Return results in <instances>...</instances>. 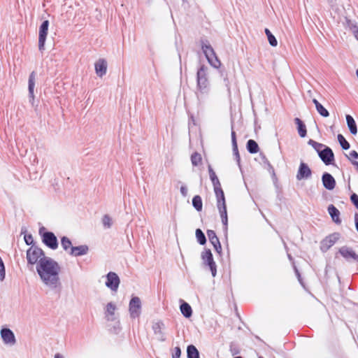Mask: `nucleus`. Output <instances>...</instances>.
<instances>
[{"instance_id":"obj_1","label":"nucleus","mask_w":358,"mask_h":358,"mask_svg":"<svg viewBox=\"0 0 358 358\" xmlns=\"http://www.w3.org/2000/svg\"><path fill=\"white\" fill-rule=\"evenodd\" d=\"M36 265V271L43 283L52 290L60 289L59 278L61 268L59 264L50 257L43 258Z\"/></svg>"},{"instance_id":"obj_2","label":"nucleus","mask_w":358,"mask_h":358,"mask_svg":"<svg viewBox=\"0 0 358 358\" xmlns=\"http://www.w3.org/2000/svg\"><path fill=\"white\" fill-rule=\"evenodd\" d=\"M207 71L208 67L202 65L198 69L196 73L197 90L199 91L196 92V97L199 103L203 99V94H207L209 91Z\"/></svg>"},{"instance_id":"obj_3","label":"nucleus","mask_w":358,"mask_h":358,"mask_svg":"<svg viewBox=\"0 0 358 358\" xmlns=\"http://www.w3.org/2000/svg\"><path fill=\"white\" fill-rule=\"evenodd\" d=\"M45 256L43 250L36 245H32L27 251V260L28 264L34 265L38 264L41 259L48 258Z\"/></svg>"},{"instance_id":"obj_4","label":"nucleus","mask_w":358,"mask_h":358,"mask_svg":"<svg viewBox=\"0 0 358 358\" xmlns=\"http://www.w3.org/2000/svg\"><path fill=\"white\" fill-rule=\"evenodd\" d=\"M129 312L132 319L137 318L141 313V301L139 297L134 296L129 304Z\"/></svg>"},{"instance_id":"obj_5","label":"nucleus","mask_w":358,"mask_h":358,"mask_svg":"<svg viewBox=\"0 0 358 358\" xmlns=\"http://www.w3.org/2000/svg\"><path fill=\"white\" fill-rule=\"evenodd\" d=\"M49 27V21L45 20L42 22L39 27L38 31V49L40 51H43L45 49V43L48 35Z\"/></svg>"},{"instance_id":"obj_6","label":"nucleus","mask_w":358,"mask_h":358,"mask_svg":"<svg viewBox=\"0 0 358 358\" xmlns=\"http://www.w3.org/2000/svg\"><path fill=\"white\" fill-rule=\"evenodd\" d=\"M339 254L348 262H358V255L355 250L348 246L344 245L340 248Z\"/></svg>"},{"instance_id":"obj_7","label":"nucleus","mask_w":358,"mask_h":358,"mask_svg":"<svg viewBox=\"0 0 358 358\" xmlns=\"http://www.w3.org/2000/svg\"><path fill=\"white\" fill-rule=\"evenodd\" d=\"M201 258L204 264L209 266L212 275L215 277L216 275V264L213 260L210 250L206 249L201 254Z\"/></svg>"},{"instance_id":"obj_8","label":"nucleus","mask_w":358,"mask_h":358,"mask_svg":"<svg viewBox=\"0 0 358 358\" xmlns=\"http://www.w3.org/2000/svg\"><path fill=\"white\" fill-rule=\"evenodd\" d=\"M1 338L5 345L13 346L16 343L14 333L8 328H2L0 331Z\"/></svg>"},{"instance_id":"obj_9","label":"nucleus","mask_w":358,"mask_h":358,"mask_svg":"<svg viewBox=\"0 0 358 358\" xmlns=\"http://www.w3.org/2000/svg\"><path fill=\"white\" fill-rule=\"evenodd\" d=\"M42 241L46 246L52 250H56L58 248L57 238L52 232H45L42 236Z\"/></svg>"},{"instance_id":"obj_10","label":"nucleus","mask_w":358,"mask_h":358,"mask_svg":"<svg viewBox=\"0 0 358 358\" xmlns=\"http://www.w3.org/2000/svg\"><path fill=\"white\" fill-rule=\"evenodd\" d=\"M106 286L112 291L116 292L120 282L118 275L114 272H109L106 275Z\"/></svg>"},{"instance_id":"obj_11","label":"nucleus","mask_w":358,"mask_h":358,"mask_svg":"<svg viewBox=\"0 0 358 358\" xmlns=\"http://www.w3.org/2000/svg\"><path fill=\"white\" fill-rule=\"evenodd\" d=\"M319 157L325 165L332 164L334 161V154L332 150L326 145L322 151L319 152Z\"/></svg>"},{"instance_id":"obj_12","label":"nucleus","mask_w":358,"mask_h":358,"mask_svg":"<svg viewBox=\"0 0 358 358\" xmlns=\"http://www.w3.org/2000/svg\"><path fill=\"white\" fill-rule=\"evenodd\" d=\"M312 171L310 167L304 162H301L296 178L298 180H307L311 177Z\"/></svg>"},{"instance_id":"obj_13","label":"nucleus","mask_w":358,"mask_h":358,"mask_svg":"<svg viewBox=\"0 0 358 358\" xmlns=\"http://www.w3.org/2000/svg\"><path fill=\"white\" fill-rule=\"evenodd\" d=\"M164 324L162 322H156L152 324V330L157 339L161 342L166 341V336L164 333Z\"/></svg>"},{"instance_id":"obj_14","label":"nucleus","mask_w":358,"mask_h":358,"mask_svg":"<svg viewBox=\"0 0 358 358\" xmlns=\"http://www.w3.org/2000/svg\"><path fill=\"white\" fill-rule=\"evenodd\" d=\"M338 238L339 234L334 233L329 235L322 241L321 250L322 251H327L338 240Z\"/></svg>"},{"instance_id":"obj_15","label":"nucleus","mask_w":358,"mask_h":358,"mask_svg":"<svg viewBox=\"0 0 358 358\" xmlns=\"http://www.w3.org/2000/svg\"><path fill=\"white\" fill-rule=\"evenodd\" d=\"M117 307L113 302H109L106 304L104 308L105 317L108 321H114L116 319L115 310Z\"/></svg>"},{"instance_id":"obj_16","label":"nucleus","mask_w":358,"mask_h":358,"mask_svg":"<svg viewBox=\"0 0 358 358\" xmlns=\"http://www.w3.org/2000/svg\"><path fill=\"white\" fill-rule=\"evenodd\" d=\"M322 181L324 187L328 190H332L336 186V180L329 173H324L322 176Z\"/></svg>"},{"instance_id":"obj_17","label":"nucleus","mask_w":358,"mask_h":358,"mask_svg":"<svg viewBox=\"0 0 358 358\" xmlns=\"http://www.w3.org/2000/svg\"><path fill=\"white\" fill-rule=\"evenodd\" d=\"M89 251V248L86 245H81L79 246H73L71 248V250L69 251V254L73 257H79L83 256L87 254Z\"/></svg>"},{"instance_id":"obj_18","label":"nucleus","mask_w":358,"mask_h":358,"mask_svg":"<svg viewBox=\"0 0 358 358\" xmlns=\"http://www.w3.org/2000/svg\"><path fill=\"white\" fill-rule=\"evenodd\" d=\"M95 71L96 74L99 77H102L106 73L107 71V63L103 59H100L95 63Z\"/></svg>"},{"instance_id":"obj_19","label":"nucleus","mask_w":358,"mask_h":358,"mask_svg":"<svg viewBox=\"0 0 358 358\" xmlns=\"http://www.w3.org/2000/svg\"><path fill=\"white\" fill-rule=\"evenodd\" d=\"M35 81H36V73L34 71H32L29 77V85H28V90H29V96L31 99H34V90L35 87Z\"/></svg>"},{"instance_id":"obj_20","label":"nucleus","mask_w":358,"mask_h":358,"mask_svg":"<svg viewBox=\"0 0 358 358\" xmlns=\"http://www.w3.org/2000/svg\"><path fill=\"white\" fill-rule=\"evenodd\" d=\"M214 191L217 198V206H226L224 194L221 186L214 189Z\"/></svg>"},{"instance_id":"obj_21","label":"nucleus","mask_w":358,"mask_h":358,"mask_svg":"<svg viewBox=\"0 0 358 358\" xmlns=\"http://www.w3.org/2000/svg\"><path fill=\"white\" fill-rule=\"evenodd\" d=\"M328 212L334 222L336 224H341V220L339 217L340 212L334 205L331 204L329 206Z\"/></svg>"},{"instance_id":"obj_22","label":"nucleus","mask_w":358,"mask_h":358,"mask_svg":"<svg viewBox=\"0 0 358 358\" xmlns=\"http://www.w3.org/2000/svg\"><path fill=\"white\" fill-rule=\"evenodd\" d=\"M208 173L210 179L212 181V183L213 185V188H217L221 186V184L220 182V180L217 178V176L215 174V172L213 171L212 166L210 164L208 166Z\"/></svg>"},{"instance_id":"obj_23","label":"nucleus","mask_w":358,"mask_h":358,"mask_svg":"<svg viewBox=\"0 0 358 358\" xmlns=\"http://www.w3.org/2000/svg\"><path fill=\"white\" fill-rule=\"evenodd\" d=\"M294 122L297 125V130H298L299 135L302 138L305 137L307 134V130H306V127L304 124V123L299 117H296L294 119Z\"/></svg>"},{"instance_id":"obj_24","label":"nucleus","mask_w":358,"mask_h":358,"mask_svg":"<svg viewBox=\"0 0 358 358\" xmlns=\"http://www.w3.org/2000/svg\"><path fill=\"white\" fill-rule=\"evenodd\" d=\"M346 122H347V124H348V127L349 128L350 133L353 135L357 134V124H356V122H355L354 118L351 115H346Z\"/></svg>"},{"instance_id":"obj_25","label":"nucleus","mask_w":358,"mask_h":358,"mask_svg":"<svg viewBox=\"0 0 358 358\" xmlns=\"http://www.w3.org/2000/svg\"><path fill=\"white\" fill-rule=\"evenodd\" d=\"M201 48L207 60H210L211 56H215V51L212 46L208 43H203Z\"/></svg>"},{"instance_id":"obj_26","label":"nucleus","mask_w":358,"mask_h":358,"mask_svg":"<svg viewBox=\"0 0 358 358\" xmlns=\"http://www.w3.org/2000/svg\"><path fill=\"white\" fill-rule=\"evenodd\" d=\"M313 102L315 106L317 111L321 116L324 117L329 116L328 110L316 99H313Z\"/></svg>"},{"instance_id":"obj_27","label":"nucleus","mask_w":358,"mask_h":358,"mask_svg":"<svg viewBox=\"0 0 358 358\" xmlns=\"http://www.w3.org/2000/svg\"><path fill=\"white\" fill-rule=\"evenodd\" d=\"M218 210L220 214L222 222L223 225L224 226V229H227V224H228V217H227V206H217Z\"/></svg>"},{"instance_id":"obj_28","label":"nucleus","mask_w":358,"mask_h":358,"mask_svg":"<svg viewBox=\"0 0 358 358\" xmlns=\"http://www.w3.org/2000/svg\"><path fill=\"white\" fill-rule=\"evenodd\" d=\"M231 142L233 146L234 154L236 157V159L238 164H240V156L238 150V146L236 143V133L234 130L231 131Z\"/></svg>"},{"instance_id":"obj_29","label":"nucleus","mask_w":358,"mask_h":358,"mask_svg":"<svg viewBox=\"0 0 358 358\" xmlns=\"http://www.w3.org/2000/svg\"><path fill=\"white\" fill-rule=\"evenodd\" d=\"M180 311L182 314L187 318H189L192 315V310L191 306L186 302H183L180 305Z\"/></svg>"},{"instance_id":"obj_30","label":"nucleus","mask_w":358,"mask_h":358,"mask_svg":"<svg viewBox=\"0 0 358 358\" xmlns=\"http://www.w3.org/2000/svg\"><path fill=\"white\" fill-rule=\"evenodd\" d=\"M187 358H199V351L194 345H188L187 348Z\"/></svg>"},{"instance_id":"obj_31","label":"nucleus","mask_w":358,"mask_h":358,"mask_svg":"<svg viewBox=\"0 0 358 358\" xmlns=\"http://www.w3.org/2000/svg\"><path fill=\"white\" fill-rule=\"evenodd\" d=\"M247 149L250 153L255 154L259 151V145L255 141L250 139L247 142Z\"/></svg>"},{"instance_id":"obj_32","label":"nucleus","mask_w":358,"mask_h":358,"mask_svg":"<svg viewBox=\"0 0 358 358\" xmlns=\"http://www.w3.org/2000/svg\"><path fill=\"white\" fill-rule=\"evenodd\" d=\"M192 206L197 211H201L203 207L202 199L200 196L196 195L192 199Z\"/></svg>"},{"instance_id":"obj_33","label":"nucleus","mask_w":358,"mask_h":358,"mask_svg":"<svg viewBox=\"0 0 358 358\" xmlns=\"http://www.w3.org/2000/svg\"><path fill=\"white\" fill-rule=\"evenodd\" d=\"M61 245H62V247L63 248V249L68 252H69V251L71 250V248L73 247V246H72L71 240L66 236H63L62 238Z\"/></svg>"},{"instance_id":"obj_34","label":"nucleus","mask_w":358,"mask_h":358,"mask_svg":"<svg viewBox=\"0 0 358 358\" xmlns=\"http://www.w3.org/2000/svg\"><path fill=\"white\" fill-rule=\"evenodd\" d=\"M265 34L268 38V41L269 44L275 47L278 45V41L275 37L272 34V33L268 29H265Z\"/></svg>"},{"instance_id":"obj_35","label":"nucleus","mask_w":358,"mask_h":358,"mask_svg":"<svg viewBox=\"0 0 358 358\" xmlns=\"http://www.w3.org/2000/svg\"><path fill=\"white\" fill-rule=\"evenodd\" d=\"M308 144L311 145L319 155V152L322 151V149L325 147V145L316 142L313 139H310L308 142Z\"/></svg>"},{"instance_id":"obj_36","label":"nucleus","mask_w":358,"mask_h":358,"mask_svg":"<svg viewBox=\"0 0 358 358\" xmlns=\"http://www.w3.org/2000/svg\"><path fill=\"white\" fill-rule=\"evenodd\" d=\"M202 161L201 155L198 152H194L191 156V162L194 166L201 164Z\"/></svg>"},{"instance_id":"obj_37","label":"nucleus","mask_w":358,"mask_h":358,"mask_svg":"<svg viewBox=\"0 0 358 358\" xmlns=\"http://www.w3.org/2000/svg\"><path fill=\"white\" fill-rule=\"evenodd\" d=\"M196 237L200 245H204L206 243V238L203 232L200 229H196Z\"/></svg>"},{"instance_id":"obj_38","label":"nucleus","mask_w":358,"mask_h":358,"mask_svg":"<svg viewBox=\"0 0 358 358\" xmlns=\"http://www.w3.org/2000/svg\"><path fill=\"white\" fill-rule=\"evenodd\" d=\"M207 235L212 245L218 244V242L220 241L219 238H217L215 232L213 230H208Z\"/></svg>"},{"instance_id":"obj_39","label":"nucleus","mask_w":358,"mask_h":358,"mask_svg":"<svg viewBox=\"0 0 358 358\" xmlns=\"http://www.w3.org/2000/svg\"><path fill=\"white\" fill-rule=\"evenodd\" d=\"M347 26L352 31L355 38L358 40V25L352 21L347 20Z\"/></svg>"},{"instance_id":"obj_40","label":"nucleus","mask_w":358,"mask_h":358,"mask_svg":"<svg viewBox=\"0 0 358 358\" xmlns=\"http://www.w3.org/2000/svg\"><path fill=\"white\" fill-rule=\"evenodd\" d=\"M338 141L343 150H348L350 148V143L346 141L342 134L338 135Z\"/></svg>"},{"instance_id":"obj_41","label":"nucleus","mask_w":358,"mask_h":358,"mask_svg":"<svg viewBox=\"0 0 358 358\" xmlns=\"http://www.w3.org/2000/svg\"><path fill=\"white\" fill-rule=\"evenodd\" d=\"M210 57L211 58H210V60H208V62L212 66L218 69L221 65V62L217 58L216 54L215 53V56H211Z\"/></svg>"},{"instance_id":"obj_42","label":"nucleus","mask_w":358,"mask_h":358,"mask_svg":"<svg viewBox=\"0 0 358 358\" xmlns=\"http://www.w3.org/2000/svg\"><path fill=\"white\" fill-rule=\"evenodd\" d=\"M210 57L211 58H210V60H208V62L212 66L218 69L221 65V62L217 58L216 54L215 53V56H211Z\"/></svg>"},{"instance_id":"obj_43","label":"nucleus","mask_w":358,"mask_h":358,"mask_svg":"<svg viewBox=\"0 0 358 358\" xmlns=\"http://www.w3.org/2000/svg\"><path fill=\"white\" fill-rule=\"evenodd\" d=\"M102 222L106 228H110L112 225L111 218L108 215L103 217Z\"/></svg>"},{"instance_id":"obj_44","label":"nucleus","mask_w":358,"mask_h":358,"mask_svg":"<svg viewBox=\"0 0 358 358\" xmlns=\"http://www.w3.org/2000/svg\"><path fill=\"white\" fill-rule=\"evenodd\" d=\"M5 278V266L1 257H0V280L3 281Z\"/></svg>"},{"instance_id":"obj_45","label":"nucleus","mask_w":358,"mask_h":358,"mask_svg":"<svg viewBox=\"0 0 358 358\" xmlns=\"http://www.w3.org/2000/svg\"><path fill=\"white\" fill-rule=\"evenodd\" d=\"M24 241L27 245H34V238L32 235L31 234H25L24 236Z\"/></svg>"},{"instance_id":"obj_46","label":"nucleus","mask_w":358,"mask_h":358,"mask_svg":"<svg viewBox=\"0 0 358 358\" xmlns=\"http://www.w3.org/2000/svg\"><path fill=\"white\" fill-rule=\"evenodd\" d=\"M350 199L356 208H358V196L355 193H353L350 196Z\"/></svg>"},{"instance_id":"obj_47","label":"nucleus","mask_w":358,"mask_h":358,"mask_svg":"<svg viewBox=\"0 0 358 358\" xmlns=\"http://www.w3.org/2000/svg\"><path fill=\"white\" fill-rule=\"evenodd\" d=\"M181 355V350L179 347H176L174 348V352L172 355V358H180Z\"/></svg>"},{"instance_id":"obj_48","label":"nucleus","mask_w":358,"mask_h":358,"mask_svg":"<svg viewBox=\"0 0 358 358\" xmlns=\"http://www.w3.org/2000/svg\"><path fill=\"white\" fill-rule=\"evenodd\" d=\"M358 159V152L355 150H352L350 152V155H349V157H348V159Z\"/></svg>"},{"instance_id":"obj_49","label":"nucleus","mask_w":358,"mask_h":358,"mask_svg":"<svg viewBox=\"0 0 358 358\" xmlns=\"http://www.w3.org/2000/svg\"><path fill=\"white\" fill-rule=\"evenodd\" d=\"M180 193L183 196H187V188L185 186H181L180 187Z\"/></svg>"},{"instance_id":"obj_50","label":"nucleus","mask_w":358,"mask_h":358,"mask_svg":"<svg viewBox=\"0 0 358 358\" xmlns=\"http://www.w3.org/2000/svg\"><path fill=\"white\" fill-rule=\"evenodd\" d=\"M215 250L218 252V253H220L221 251H222V246H221V244L220 243V241L218 242V244H216V245H213Z\"/></svg>"},{"instance_id":"obj_51","label":"nucleus","mask_w":358,"mask_h":358,"mask_svg":"<svg viewBox=\"0 0 358 358\" xmlns=\"http://www.w3.org/2000/svg\"><path fill=\"white\" fill-rule=\"evenodd\" d=\"M54 358H64L63 355H62L61 354L59 353H57L55 355V357Z\"/></svg>"},{"instance_id":"obj_52","label":"nucleus","mask_w":358,"mask_h":358,"mask_svg":"<svg viewBox=\"0 0 358 358\" xmlns=\"http://www.w3.org/2000/svg\"><path fill=\"white\" fill-rule=\"evenodd\" d=\"M295 271H296V275L298 277V279L301 282V275H300V273L298 271V270L296 268H295Z\"/></svg>"},{"instance_id":"obj_53","label":"nucleus","mask_w":358,"mask_h":358,"mask_svg":"<svg viewBox=\"0 0 358 358\" xmlns=\"http://www.w3.org/2000/svg\"><path fill=\"white\" fill-rule=\"evenodd\" d=\"M352 164L356 167L357 171H358V162H352Z\"/></svg>"},{"instance_id":"obj_54","label":"nucleus","mask_w":358,"mask_h":358,"mask_svg":"<svg viewBox=\"0 0 358 358\" xmlns=\"http://www.w3.org/2000/svg\"><path fill=\"white\" fill-rule=\"evenodd\" d=\"M355 222H358V214L357 213H355Z\"/></svg>"},{"instance_id":"obj_55","label":"nucleus","mask_w":358,"mask_h":358,"mask_svg":"<svg viewBox=\"0 0 358 358\" xmlns=\"http://www.w3.org/2000/svg\"><path fill=\"white\" fill-rule=\"evenodd\" d=\"M355 227L357 231H358V222H356Z\"/></svg>"},{"instance_id":"obj_56","label":"nucleus","mask_w":358,"mask_h":358,"mask_svg":"<svg viewBox=\"0 0 358 358\" xmlns=\"http://www.w3.org/2000/svg\"><path fill=\"white\" fill-rule=\"evenodd\" d=\"M183 1H185V0H182Z\"/></svg>"},{"instance_id":"obj_57","label":"nucleus","mask_w":358,"mask_h":358,"mask_svg":"<svg viewBox=\"0 0 358 358\" xmlns=\"http://www.w3.org/2000/svg\"><path fill=\"white\" fill-rule=\"evenodd\" d=\"M259 358H262V357H259Z\"/></svg>"}]
</instances>
